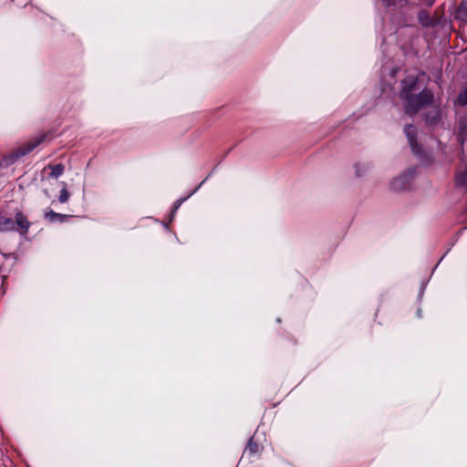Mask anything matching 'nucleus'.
<instances>
[{
	"mask_svg": "<svg viewBox=\"0 0 467 467\" xmlns=\"http://www.w3.org/2000/svg\"><path fill=\"white\" fill-rule=\"evenodd\" d=\"M425 79L424 72L413 71L400 81V99L405 113L410 116L434 102V94L427 88Z\"/></svg>",
	"mask_w": 467,
	"mask_h": 467,
	"instance_id": "1",
	"label": "nucleus"
},
{
	"mask_svg": "<svg viewBox=\"0 0 467 467\" xmlns=\"http://www.w3.org/2000/svg\"><path fill=\"white\" fill-rule=\"evenodd\" d=\"M45 138H46L45 135L36 136L32 140L28 141L26 144L19 147L16 150H15L9 156L4 158L3 162L5 165L15 163L18 159L30 153L38 145H40L44 141Z\"/></svg>",
	"mask_w": 467,
	"mask_h": 467,
	"instance_id": "2",
	"label": "nucleus"
},
{
	"mask_svg": "<svg viewBox=\"0 0 467 467\" xmlns=\"http://www.w3.org/2000/svg\"><path fill=\"white\" fill-rule=\"evenodd\" d=\"M416 173V167H410L405 171L395 177L390 182V188L395 192L409 190L412 183V179Z\"/></svg>",
	"mask_w": 467,
	"mask_h": 467,
	"instance_id": "3",
	"label": "nucleus"
},
{
	"mask_svg": "<svg viewBox=\"0 0 467 467\" xmlns=\"http://www.w3.org/2000/svg\"><path fill=\"white\" fill-rule=\"evenodd\" d=\"M404 133L408 139L412 152L419 158H423V149L417 141V128L411 124L406 125L404 128Z\"/></svg>",
	"mask_w": 467,
	"mask_h": 467,
	"instance_id": "4",
	"label": "nucleus"
},
{
	"mask_svg": "<svg viewBox=\"0 0 467 467\" xmlns=\"http://www.w3.org/2000/svg\"><path fill=\"white\" fill-rule=\"evenodd\" d=\"M16 228L14 231L18 232L21 235H26L30 227V223L27 218L21 213H16L15 220Z\"/></svg>",
	"mask_w": 467,
	"mask_h": 467,
	"instance_id": "5",
	"label": "nucleus"
},
{
	"mask_svg": "<svg viewBox=\"0 0 467 467\" xmlns=\"http://www.w3.org/2000/svg\"><path fill=\"white\" fill-rule=\"evenodd\" d=\"M425 122L428 126H437L441 119V109L439 107H432L425 114Z\"/></svg>",
	"mask_w": 467,
	"mask_h": 467,
	"instance_id": "6",
	"label": "nucleus"
},
{
	"mask_svg": "<svg viewBox=\"0 0 467 467\" xmlns=\"http://www.w3.org/2000/svg\"><path fill=\"white\" fill-rule=\"evenodd\" d=\"M457 139L462 145L467 141V116L459 119Z\"/></svg>",
	"mask_w": 467,
	"mask_h": 467,
	"instance_id": "7",
	"label": "nucleus"
},
{
	"mask_svg": "<svg viewBox=\"0 0 467 467\" xmlns=\"http://www.w3.org/2000/svg\"><path fill=\"white\" fill-rule=\"evenodd\" d=\"M386 6L403 7L404 5L410 3V0H382ZM421 5L426 6H431L435 0H420Z\"/></svg>",
	"mask_w": 467,
	"mask_h": 467,
	"instance_id": "8",
	"label": "nucleus"
},
{
	"mask_svg": "<svg viewBox=\"0 0 467 467\" xmlns=\"http://www.w3.org/2000/svg\"><path fill=\"white\" fill-rule=\"evenodd\" d=\"M72 216L71 215H67V214H62V213H56L52 210L47 212L45 213V218L49 222V223H64L65 221H67V219L71 218Z\"/></svg>",
	"mask_w": 467,
	"mask_h": 467,
	"instance_id": "9",
	"label": "nucleus"
},
{
	"mask_svg": "<svg viewBox=\"0 0 467 467\" xmlns=\"http://www.w3.org/2000/svg\"><path fill=\"white\" fill-rule=\"evenodd\" d=\"M45 169L50 171L48 178L57 179L64 173L65 165L63 163H49Z\"/></svg>",
	"mask_w": 467,
	"mask_h": 467,
	"instance_id": "10",
	"label": "nucleus"
},
{
	"mask_svg": "<svg viewBox=\"0 0 467 467\" xmlns=\"http://www.w3.org/2000/svg\"><path fill=\"white\" fill-rule=\"evenodd\" d=\"M16 223L14 219L7 217L0 213V232L14 231Z\"/></svg>",
	"mask_w": 467,
	"mask_h": 467,
	"instance_id": "11",
	"label": "nucleus"
},
{
	"mask_svg": "<svg viewBox=\"0 0 467 467\" xmlns=\"http://www.w3.org/2000/svg\"><path fill=\"white\" fill-rule=\"evenodd\" d=\"M205 180H203L194 190H192L186 197L184 198H180L178 200H176V202H174L173 204V208L171 210V221L173 220L174 216H175V213L177 212V210L180 208V206L189 198L191 197L192 194H194L198 190L199 188L204 183Z\"/></svg>",
	"mask_w": 467,
	"mask_h": 467,
	"instance_id": "12",
	"label": "nucleus"
},
{
	"mask_svg": "<svg viewBox=\"0 0 467 467\" xmlns=\"http://www.w3.org/2000/svg\"><path fill=\"white\" fill-rule=\"evenodd\" d=\"M263 447L254 441V436L250 438L245 447L244 453L249 455L258 454L262 451Z\"/></svg>",
	"mask_w": 467,
	"mask_h": 467,
	"instance_id": "13",
	"label": "nucleus"
},
{
	"mask_svg": "<svg viewBox=\"0 0 467 467\" xmlns=\"http://www.w3.org/2000/svg\"><path fill=\"white\" fill-rule=\"evenodd\" d=\"M418 20L420 24L424 27H429L433 25L432 18L429 12L422 10L418 14Z\"/></svg>",
	"mask_w": 467,
	"mask_h": 467,
	"instance_id": "14",
	"label": "nucleus"
},
{
	"mask_svg": "<svg viewBox=\"0 0 467 467\" xmlns=\"http://www.w3.org/2000/svg\"><path fill=\"white\" fill-rule=\"evenodd\" d=\"M455 18L467 23V0L461 3L456 11Z\"/></svg>",
	"mask_w": 467,
	"mask_h": 467,
	"instance_id": "15",
	"label": "nucleus"
},
{
	"mask_svg": "<svg viewBox=\"0 0 467 467\" xmlns=\"http://www.w3.org/2000/svg\"><path fill=\"white\" fill-rule=\"evenodd\" d=\"M457 184L467 188V170L456 174Z\"/></svg>",
	"mask_w": 467,
	"mask_h": 467,
	"instance_id": "16",
	"label": "nucleus"
},
{
	"mask_svg": "<svg viewBox=\"0 0 467 467\" xmlns=\"http://www.w3.org/2000/svg\"><path fill=\"white\" fill-rule=\"evenodd\" d=\"M61 183L63 184V188L59 192L58 201L61 203H65V202H67L68 201L70 194H69V192L67 190L66 182H62Z\"/></svg>",
	"mask_w": 467,
	"mask_h": 467,
	"instance_id": "17",
	"label": "nucleus"
},
{
	"mask_svg": "<svg viewBox=\"0 0 467 467\" xmlns=\"http://www.w3.org/2000/svg\"><path fill=\"white\" fill-rule=\"evenodd\" d=\"M458 101L462 106L467 105V86L460 92Z\"/></svg>",
	"mask_w": 467,
	"mask_h": 467,
	"instance_id": "18",
	"label": "nucleus"
},
{
	"mask_svg": "<svg viewBox=\"0 0 467 467\" xmlns=\"http://www.w3.org/2000/svg\"><path fill=\"white\" fill-rule=\"evenodd\" d=\"M424 288H425L424 285H422L421 288H420V294H419V297L420 298L423 296Z\"/></svg>",
	"mask_w": 467,
	"mask_h": 467,
	"instance_id": "19",
	"label": "nucleus"
},
{
	"mask_svg": "<svg viewBox=\"0 0 467 467\" xmlns=\"http://www.w3.org/2000/svg\"><path fill=\"white\" fill-rule=\"evenodd\" d=\"M396 73H397V69H392V70L390 71V76H391V78H394V77H395V75H396Z\"/></svg>",
	"mask_w": 467,
	"mask_h": 467,
	"instance_id": "20",
	"label": "nucleus"
},
{
	"mask_svg": "<svg viewBox=\"0 0 467 467\" xmlns=\"http://www.w3.org/2000/svg\"><path fill=\"white\" fill-rule=\"evenodd\" d=\"M417 316H418L419 317H421V311H420V309H419V310H418V312H417Z\"/></svg>",
	"mask_w": 467,
	"mask_h": 467,
	"instance_id": "21",
	"label": "nucleus"
},
{
	"mask_svg": "<svg viewBox=\"0 0 467 467\" xmlns=\"http://www.w3.org/2000/svg\"><path fill=\"white\" fill-rule=\"evenodd\" d=\"M357 175L360 176L359 171L357 169Z\"/></svg>",
	"mask_w": 467,
	"mask_h": 467,
	"instance_id": "22",
	"label": "nucleus"
}]
</instances>
